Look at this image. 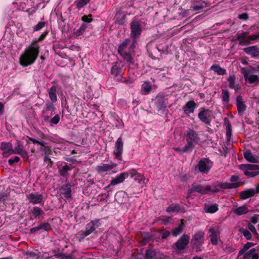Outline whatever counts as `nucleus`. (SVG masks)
Returning a JSON list of instances; mask_svg holds the SVG:
<instances>
[{
    "label": "nucleus",
    "mask_w": 259,
    "mask_h": 259,
    "mask_svg": "<svg viewBox=\"0 0 259 259\" xmlns=\"http://www.w3.org/2000/svg\"><path fill=\"white\" fill-rule=\"evenodd\" d=\"M40 47L37 42L33 41L20 56L19 62L24 67L32 64L37 59Z\"/></svg>",
    "instance_id": "f257e3e1"
},
{
    "label": "nucleus",
    "mask_w": 259,
    "mask_h": 259,
    "mask_svg": "<svg viewBox=\"0 0 259 259\" xmlns=\"http://www.w3.org/2000/svg\"><path fill=\"white\" fill-rule=\"evenodd\" d=\"M137 40L126 38L118 46V53L128 63H134L132 53L134 52Z\"/></svg>",
    "instance_id": "f03ea898"
},
{
    "label": "nucleus",
    "mask_w": 259,
    "mask_h": 259,
    "mask_svg": "<svg viewBox=\"0 0 259 259\" xmlns=\"http://www.w3.org/2000/svg\"><path fill=\"white\" fill-rule=\"evenodd\" d=\"M185 136L187 142L185 150L186 151H190L191 152L195 145L199 144L200 141V137L196 131L190 128L186 131Z\"/></svg>",
    "instance_id": "7ed1b4c3"
},
{
    "label": "nucleus",
    "mask_w": 259,
    "mask_h": 259,
    "mask_svg": "<svg viewBox=\"0 0 259 259\" xmlns=\"http://www.w3.org/2000/svg\"><path fill=\"white\" fill-rule=\"evenodd\" d=\"M125 68L121 62L116 61L111 63L110 67V74L117 81L121 82H126L125 78L123 77Z\"/></svg>",
    "instance_id": "20e7f679"
},
{
    "label": "nucleus",
    "mask_w": 259,
    "mask_h": 259,
    "mask_svg": "<svg viewBox=\"0 0 259 259\" xmlns=\"http://www.w3.org/2000/svg\"><path fill=\"white\" fill-rule=\"evenodd\" d=\"M235 36L239 45L242 46H248L251 44V41L259 40V34L249 35V32L247 31L238 33Z\"/></svg>",
    "instance_id": "39448f33"
},
{
    "label": "nucleus",
    "mask_w": 259,
    "mask_h": 259,
    "mask_svg": "<svg viewBox=\"0 0 259 259\" xmlns=\"http://www.w3.org/2000/svg\"><path fill=\"white\" fill-rule=\"evenodd\" d=\"M239 168L244 170V175L247 177L253 178L259 175V165L251 164H242L239 165Z\"/></svg>",
    "instance_id": "423d86ee"
},
{
    "label": "nucleus",
    "mask_w": 259,
    "mask_h": 259,
    "mask_svg": "<svg viewBox=\"0 0 259 259\" xmlns=\"http://www.w3.org/2000/svg\"><path fill=\"white\" fill-rule=\"evenodd\" d=\"M211 190L210 185H202L201 184H193L191 189L188 191L187 198L190 197L194 192H198L202 195L209 194Z\"/></svg>",
    "instance_id": "0eeeda50"
},
{
    "label": "nucleus",
    "mask_w": 259,
    "mask_h": 259,
    "mask_svg": "<svg viewBox=\"0 0 259 259\" xmlns=\"http://www.w3.org/2000/svg\"><path fill=\"white\" fill-rule=\"evenodd\" d=\"M198 117L200 121L207 125H210L212 117V112L210 110L201 108L199 109Z\"/></svg>",
    "instance_id": "6e6552de"
},
{
    "label": "nucleus",
    "mask_w": 259,
    "mask_h": 259,
    "mask_svg": "<svg viewBox=\"0 0 259 259\" xmlns=\"http://www.w3.org/2000/svg\"><path fill=\"white\" fill-rule=\"evenodd\" d=\"M131 29V36L133 40H136L139 38L142 33V25L139 21H133L130 24Z\"/></svg>",
    "instance_id": "1a4fd4ad"
},
{
    "label": "nucleus",
    "mask_w": 259,
    "mask_h": 259,
    "mask_svg": "<svg viewBox=\"0 0 259 259\" xmlns=\"http://www.w3.org/2000/svg\"><path fill=\"white\" fill-rule=\"evenodd\" d=\"M190 241V237L187 234H183L174 244V248L177 252L185 249Z\"/></svg>",
    "instance_id": "9d476101"
},
{
    "label": "nucleus",
    "mask_w": 259,
    "mask_h": 259,
    "mask_svg": "<svg viewBox=\"0 0 259 259\" xmlns=\"http://www.w3.org/2000/svg\"><path fill=\"white\" fill-rule=\"evenodd\" d=\"M212 165V162L208 158H202L198 162L197 168L202 173L207 174Z\"/></svg>",
    "instance_id": "9b49d317"
},
{
    "label": "nucleus",
    "mask_w": 259,
    "mask_h": 259,
    "mask_svg": "<svg viewBox=\"0 0 259 259\" xmlns=\"http://www.w3.org/2000/svg\"><path fill=\"white\" fill-rule=\"evenodd\" d=\"M123 142L121 137H119L115 142L113 154L115 155V158L119 161L122 160V154L123 153Z\"/></svg>",
    "instance_id": "f8f14e48"
},
{
    "label": "nucleus",
    "mask_w": 259,
    "mask_h": 259,
    "mask_svg": "<svg viewBox=\"0 0 259 259\" xmlns=\"http://www.w3.org/2000/svg\"><path fill=\"white\" fill-rule=\"evenodd\" d=\"M29 202L34 205L36 204H44V199L43 195L38 192H32L26 195Z\"/></svg>",
    "instance_id": "ddd939ff"
},
{
    "label": "nucleus",
    "mask_w": 259,
    "mask_h": 259,
    "mask_svg": "<svg viewBox=\"0 0 259 259\" xmlns=\"http://www.w3.org/2000/svg\"><path fill=\"white\" fill-rule=\"evenodd\" d=\"M101 225L100 220L96 219L88 223L85 227V231L83 233L84 236H87L92 233Z\"/></svg>",
    "instance_id": "4468645a"
},
{
    "label": "nucleus",
    "mask_w": 259,
    "mask_h": 259,
    "mask_svg": "<svg viewBox=\"0 0 259 259\" xmlns=\"http://www.w3.org/2000/svg\"><path fill=\"white\" fill-rule=\"evenodd\" d=\"M117 164L111 162L110 163H101L97 165L96 167V170L99 174H102L104 172H109L117 166Z\"/></svg>",
    "instance_id": "2eb2a0df"
},
{
    "label": "nucleus",
    "mask_w": 259,
    "mask_h": 259,
    "mask_svg": "<svg viewBox=\"0 0 259 259\" xmlns=\"http://www.w3.org/2000/svg\"><path fill=\"white\" fill-rule=\"evenodd\" d=\"M126 172L128 175V177L130 176L135 182H138L140 184L142 182L144 183L145 180V177L144 175L140 174L135 169H131Z\"/></svg>",
    "instance_id": "dca6fc26"
},
{
    "label": "nucleus",
    "mask_w": 259,
    "mask_h": 259,
    "mask_svg": "<svg viewBox=\"0 0 259 259\" xmlns=\"http://www.w3.org/2000/svg\"><path fill=\"white\" fill-rule=\"evenodd\" d=\"M39 150L42 152L45 155L44 158V161H49V163L47 164V168H51L53 164V161L49 158V156L52 154V151L51 147L47 146L45 147H40Z\"/></svg>",
    "instance_id": "f3484780"
},
{
    "label": "nucleus",
    "mask_w": 259,
    "mask_h": 259,
    "mask_svg": "<svg viewBox=\"0 0 259 259\" xmlns=\"http://www.w3.org/2000/svg\"><path fill=\"white\" fill-rule=\"evenodd\" d=\"M55 110V106L53 102H47L45 104V107L42 111V116L45 121H47L50 118V115L48 114V112L51 111V115H53V112Z\"/></svg>",
    "instance_id": "a211bd4d"
},
{
    "label": "nucleus",
    "mask_w": 259,
    "mask_h": 259,
    "mask_svg": "<svg viewBox=\"0 0 259 259\" xmlns=\"http://www.w3.org/2000/svg\"><path fill=\"white\" fill-rule=\"evenodd\" d=\"M1 150L3 151V155L5 157H8L12 152H14L13 145L10 142H2L0 146Z\"/></svg>",
    "instance_id": "6ab92c4d"
},
{
    "label": "nucleus",
    "mask_w": 259,
    "mask_h": 259,
    "mask_svg": "<svg viewBox=\"0 0 259 259\" xmlns=\"http://www.w3.org/2000/svg\"><path fill=\"white\" fill-rule=\"evenodd\" d=\"M58 168L59 175L66 178L69 176L68 171L71 170V168L69 166L67 163L64 162H59L58 163Z\"/></svg>",
    "instance_id": "aec40b11"
},
{
    "label": "nucleus",
    "mask_w": 259,
    "mask_h": 259,
    "mask_svg": "<svg viewBox=\"0 0 259 259\" xmlns=\"http://www.w3.org/2000/svg\"><path fill=\"white\" fill-rule=\"evenodd\" d=\"M127 178H128V175L126 172L120 173L111 181L110 184L106 188H109L110 186H115L122 183Z\"/></svg>",
    "instance_id": "412c9836"
},
{
    "label": "nucleus",
    "mask_w": 259,
    "mask_h": 259,
    "mask_svg": "<svg viewBox=\"0 0 259 259\" xmlns=\"http://www.w3.org/2000/svg\"><path fill=\"white\" fill-rule=\"evenodd\" d=\"M236 106L237 111L240 115H242L246 109V106L245 105L242 97L239 95L236 97Z\"/></svg>",
    "instance_id": "4be33fe9"
},
{
    "label": "nucleus",
    "mask_w": 259,
    "mask_h": 259,
    "mask_svg": "<svg viewBox=\"0 0 259 259\" xmlns=\"http://www.w3.org/2000/svg\"><path fill=\"white\" fill-rule=\"evenodd\" d=\"M12 154H19L23 157H28L27 152L24 149L23 145L19 141H17L15 149H14V152H12Z\"/></svg>",
    "instance_id": "5701e85b"
},
{
    "label": "nucleus",
    "mask_w": 259,
    "mask_h": 259,
    "mask_svg": "<svg viewBox=\"0 0 259 259\" xmlns=\"http://www.w3.org/2000/svg\"><path fill=\"white\" fill-rule=\"evenodd\" d=\"M210 233L209 237L210 242L213 245H217L218 243V237L220 235V232L217 227H213L209 230Z\"/></svg>",
    "instance_id": "b1692460"
},
{
    "label": "nucleus",
    "mask_w": 259,
    "mask_h": 259,
    "mask_svg": "<svg viewBox=\"0 0 259 259\" xmlns=\"http://www.w3.org/2000/svg\"><path fill=\"white\" fill-rule=\"evenodd\" d=\"M196 107L197 104L194 101H189L183 107V110L185 114L188 115L193 113Z\"/></svg>",
    "instance_id": "393cba45"
},
{
    "label": "nucleus",
    "mask_w": 259,
    "mask_h": 259,
    "mask_svg": "<svg viewBox=\"0 0 259 259\" xmlns=\"http://www.w3.org/2000/svg\"><path fill=\"white\" fill-rule=\"evenodd\" d=\"M228 87L229 88L234 90L236 92L240 89V86L236 83V76L235 75H230L227 78Z\"/></svg>",
    "instance_id": "a878e982"
},
{
    "label": "nucleus",
    "mask_w": 259,
    "mask_h": 259,
    "mask_svg": "<svg viewBox=\"0 0 259 259\" xmlns=\"http://www.w3.org/2000/svg\"><path fill=\"white\" fill-rule=\"evenodd\" d=\"M243 51L246 54L249 55L254 58L259 56V48L256 46H253L244 48Z\"/></svg>",
    "instance_id": "bb28decb"
},
{
    "label": "nucleus",
    "mask_w": 259,
    "mask_h": 259,
    "mask_svg": "<svg viewBox=\"0 0 259 259\" xmlns=\"http://www.w3.org/2000/svg\"><path fill=\"white\" fill-rule=\"evenodd\" d=\"M156 104L160 109L166 108L168 104V100L162 95H158L156 98Z\"/></svg>",
    "instance_id": "cd10ccee"
},
{
    "label": "nucleus",
    "mask_w": 259,
    "mask_h": 259,
    "mask_svg": "<svg viewBox=\"0 0 259 259\" xmlns=\"http://www.w3.org/2000/svg\"><path fill=\"white\" fill-rule=\"evenodd\" d=\"M204 233L203 231H198L193 237L191 242L192 244H196L199 243V244H203L204 243Z\"/></svg>",
    "instance_id": "c85d7f7f"
},
{
    "label": "nucleus",
    "mask_w": 259,
    "mask_h": 259,
    "mask_svg": "<svg viewBox=\"0 0 259 259\" xmlns=\"http://www.w3.org/2000/svg\"><path fill=\"white\" fill-rule=\"evenodd\" d=\"M255 194V189H248L240 193L239 197L242 200H245L253 196Z\"/></svg>",
    "instance_id": "c756f323"
},
{
    "label": "nucleus",
    "mask_w": 259,
    "mask_h": 259,
    "mask_svg": "<svg viewBox=\"0 0 259 259\" xmlns=\"http://www.w3.org/2000/svg\"><path fill=\"white\" fill-rule=\"evenodd\" d=\"M60 191L65 198L68 199L71 197V189L70 185L67 184L63 186L60 189Z\"/></svg>",
    "instance_id": "7c9ffc66"
},
{
    "label": "nucleus",
    "mask_w": 259,
    "mask_h": 259,
    "mask_svg": "<svg viewBox=\"0 0 259 259\" xmlns=\"http://www.w3.org/2000/svg\"><path fill=\"white\" fill-rule=\"evenodd\" d=\"M166 212L170 213L172 212H184V208L179 204L173 203L166 209Z\"/></svg>",
    "instance_id": "2f4dec72"
},
{
    "label": "nucleus",
    "mask_w": 259,
    "mask_h": 259,
    "mask_svg": "<svg viewBox=\"0 0 259 259\" xmlns=\"http://www.w3.org/2000/svg\"><path fill=\"white\" fill-rule=\"evenodd\" d=\"M243 155L245 159L252 163L257 162L256 158L252 154L250 150H246L243 151Z\"/></svg>",
    "instance_id": "473e14b6"
},
{
    "label": "nucleus",
    "mask_w": 259,
    "mask_h": 259,
    "mask_svg": "<svg viewBox=\"0 0 259 259\" xmlns=\"http://www.w3.org/2000/svg\"><path fill=\"white\" fill-rule=\"evenodd\" d=\"M185 221L184 219L181 220V224L177 228L172 230V234L174 236H177L182 233L185 227Z\"/></svg>",
    "instance_id": "72a5a7b5"
},
{
    "label": "nucleus",
    "mask_w": 259,
    "mask_h": 259,
    "mask_svg": "<svg viewBox=\"0 0 259 259\" xmlns=\"http://www.w3.org/2000/svg\"><path fill=\"white\" fill-rule=\"evenodd\" d=\"M248 211L249 209L245 205L233 209V212L237 215L246 214Z\"/></svg>",
    "instance_id": "f704fd0d"
},
{
    "label": "nucleus",
    "mask_w": 259,
    "mask_h": 259,
    "mask_svg": "<svg viewBox=\"0 0 259 259\" xmlns=\"http://www.w3.org/2000/svg\"><path fill=\"white\" fill-rule=\"evenodd\" d=\"M32 216L33 219H38L40 216L43 215L45 213V212L39 207L34 206L31 210Z\"/></svg>",
    "instance_id": "c9c22d12"
},
{
    "label": "nucleus",
    "mask_w": 259,
    "mask_h": 259,
    "mask_svg": "<svg viewBox=\"0 0 259 259\" xmlns=\"http://www.w3.org/2000/svg\"><path fill=\"white\" fill-rule=\"evenodd\" d=\"M57 88L55 85H53L49 91V96L53 103H55L57 101Z\"/></svg>",
    "instance_id": "e433bc0d"
},
{
    "label": "nucleus",
    "mask_w": 259,
    "mask_h": 259,
    "mask_svg": "<svg viewBox=\"0 0 259 259\" xmlns=\"http://www.w3.org/2000/svg\"><path fill=\"white\" fill-rule=\"evenodd\" d=\"M210 69L217 73L218 75H225L226 74V70L222 68L220 65L213 64L210 67Z\"/></svg>",
    "instance_id": "4c0bfd02"
},
{
    "label": "nucleus",
    "mask_w": 259,
    "mask_h": 259,
    "mask_svg": "<svg viewBox=\"0 0 259 259\" xmlns=\"http://www.w3.org/2000/svg\"><path fill=\"white\" fill-rule=\"evenodd\" d=\"M152 89V86L149 81H145L141 87V92L143 95L148 94Z\"/></svg>",
    "instance_id": "58836bf2"
},
{
    "label": "nucleus",
    "mask_w": 259,
    "mask_h": 259,
    "mask_svg": "<svg viewBox=\"0 0 259 259\" xmlns=\"http://www.w3.org/2000/svg\"><path fill=\"white\" fill-rule=\"evenodd\" d=\"M245 80L250 84H257L259 82V76L257 75L249 74L247 77L245 79Z\"/></svg>",
    "instance_id": "ea45409f"
},
{
    "label": "nucleus",
    "mask_w": 259,
    "mask_h": 259,
    "mask_svg": "<svg viewBox=\"0 0 259 259\" xmlns=\"http://www.w3.org/2000/svg\"><path fill=\"white\" fill-rule=\"evenodd\" d=\"M230 94L228 90H222V98L223 104L224 105H228L229 103Z\"/></svg>",
    "instance_id": "a19ab883"
},
{
    "label": "nucleus",
    "mask_w": 259,
    "mask_h": 259,
    "mask_svg": "<svg viewBox=\"0 0 259 259\" xmlns=\"http://www.w3.org/2000/svg\"><path fill=\"white\" fill-rule=\"evenodd\" d=\"M159 220L161 222V223L164 225H167L169 224H172L173 222L172 219L171 217L167 216H160L159 218Z\"/></svg>",
    "instance_id": "79ce46f5"
},
{
    "label": "nucleus",
    "mask_w": 259,
    "mask_h": 259,
    "mask_svg": "<svg viewBox=\"0 0 259 259\" xmlns=\"http://www.w3.org/2000/svg\"><path fill=\"white\" fill-rule=\"evenodd\" d=\"M220 186L221 189H231L238 188V185L236 184H231L230 183L228 182H222Z\"/></svg>",
    "instance_id": "37998d69"
},
{
    "label": "nucleus",
    "mask_w": 259,
    "mask_h": 259,
    "mask_svg": "<svg viewBox=\"0 0 259 259\" xmlns=\"http://www.w3.org/2000/svg\"><path fill=\"white\" fill-rule=\"evenodd\" d=\"M254 245V244L252 242H247L242 247V249H241L239 251V256H241L242 254L244 253V252H247V250L251 248L252 246H253Z\"/></svg>",
    "instance_id": "c03bdc74"
},
{
    "label": "nucleus",
    "mask_w": 259,
    "mask_h": 259,
    "mask_svg": "<svg viewBox=\"0 0 259 259\" xmlns=\"http://www.w3.org/2000/svg\"><path fill=\"white\" fill-rule=\"evenodd\" d=\"M225 124L226 126V136L229 140L231 135V124L227 118L225 119Z\"/></svg>",
    "instance_id": "a18cd8bd"
},
{
    "label": "nucleus",
    "mask_w": 259,
    "mask_h": 259,
    "mask_svg": "<svg viewBox=\"0 0 259 259\" xmlns=\"http://www.w3.org/2000/svg\"><path fill=\"white\" fill-rule=\"evenodd\" d=\"M88 27V25L85 24V23H82L80 27L79 28V29H78L74 33V34L76 36H79L80 35H81V34H82L85 29H87V28Z\"/></svg>",
    "instance_id": "49530a36"
},
{
    "label": "nucleus",
    "mask_w": 259,
    "mask_h": 259,
    "mask_svg": "<svg viewBox=\"0 0 259 259\" xmlns=\"http://www.w3.org/2000/svg\"><path fill=\"white\" fill-rule=\"evenodd\" d=\"M39 230H42L45 231H49L51 230L52 228L50 224L49 223H41L38 226Z\"/></svg>",
    "instance_id": "de8ad7c7"
},
{
    "label": "nucleus",
    "mask_w": 259,
    "mask_h": 259,
    "mask_svg": "<svg viewBox=\"0 0 259 259\" xmlns=\"http://www.w3.org/2000/svg\"><path fill=\"white\" fill-rule=\"evenodd\" d=\"M90 0H77L75 2V4L77 9H80L85 6Z\"/></svg>",
    "instance_id": "09e8293b"
},
{
    "label": "nucleus",
    "mask_w": 259,
    "mask_h": 259,
    "mask_svg": "<svg viewBox=\"0 0 259 259\" xmlns=\"http://www.w3.org/2000/svg\"><path fill=\"white\" fill-rule=\"evenodd\" d=\"M155 255V251L151 249H147L146 251L145 259H152Z\"/></svg>",
    "instance_id": "8fccbe9b"
},
{
    "label": "nucleus",
    "mask_w": 259,
    "mask_h": 259,
    "mask_svg": "<svg viewBox=\"0 0 259 259\" xmlns=\"http://www.w3.org/2000/svg\"><path fill=\"white\" fill-rule=\"evenodd\" d=\"M222 182H219L218 181L214 182L212 184V187L214 189H211V190L210 191V193H218L220 191V189H221L220 185H221Z\"/></svg>",
    "instance_id": "3c124183"
},
{
    "label": "nucleus",
    "mask_w": 259,
    "mask_h": 259,
    "mask_svg": "<svg viewBox=\"0 0 259 259\" xmlns=\"http://www.w3.org/2000/svg\"><path fill=\"white\" fill-rule=\"evenodd\" d=\"M240 180V178L238 176L232 175L231 176L230 181L231 183V184H236L238 185V187L241 185V183L239 182Z\"/></svg>",
    "instance_id": "603ef678"
},
{
    "label": "nucleus",
    "mask_w": 259,
    "mask_h": 259,
    "mask_svg": "<svg viewBox=\"0 0 259 259\" xmlns=\"http://www.w3.org/2000/svg\"><path fill=\"white\" fill-rule=\"evenodd\" d=\"M60 118L59 114H56L53 118H52L49 122L51 126H53L54 125H56L59 123L60 121Z\"/></svg>",
    "instance_id": "864d4df0"
},
{
    "label": "nucleus",
    "mask_w": 259,
    "mask_h": 259,
    "mask_svg": "<svg viewBox=\"0 0 259 259\" xmlns=\"http://www.w3.org/2000/svg\"><path fill=\"white\" fill-rule=\"evenodd\" d=\"M173 150L176 152L177 153H179L180 155L183 154V153H190L191 152L190 151H186V150H185V146L184 147L183 149H181L179 147H174Z\"/></svg>",
    "instance_id": "5fc2aeb1"
},
{
    "label": "nucleus",
    "mask_w": 259,
    "mask_h": 259,
    "mask_svg": "<svg viewBox=\"0 0 259 259\" xmlns=\"http://www.w3.org/2000/svg\"><path fill=\"white\" fill-rule=\"evenodd\" d=\"M218 210V207L217 204L212 205L209 206L206 210V212L209 213H214Z\"/></svg>",
    "instance_id": "6e6d98bb"
},
{
    "label": "nucleus",
    "mask_w": 259,
    "mask_h": 259,
    "mask_svg": "<svg viewBox=\"0 0 259 259\" xmlns=\"http://www.w3.org/2000/svg\"><path fill=\"white\" fill-rule=\"evenodd\" d=\"M241 233L243 235V236L245 237V238L247 240H250L251 238L252 235L251 233L247 230L246 229H243L241 231Z\"/></svg>",
    "instance_id": "4d7b16f0"
},
{
    "label": "nucleus",
    "mask_w": 259,
    "mask_h": 259,
    "mask_svg": "<svg viewBox=\"0 0 259 259\" xmlns=\"http://www.w3.org/2000/svg\"><path fill=\"white\" fill-rule=\"evenodd\" d=\"M46 25L45 22H39L37 24L35 25L33 27V30L35 31H38Z\"/></svg>",
    "instance_id": "13d9d810"
},
{
    "label": "nucleus",
    "mask_w": 259,
    "mask_h": 259,
    "mask_svg": "<svg viewBox=\"0 0 259 259\" xmlns=\"http://www.w3.org/2000/svg\"><path fill=\"white\" fill-rule=\"evenodd\" d=\"M9 196V194L6 191L0 192V201L6 200Z\"/></svg>",
    "instance_id": "bf43d9fd"
},
{
    "label": "nucleus",
    "mask_w": 259,
    "mask_h": 259,
    "mask_svg": "<svg viewBox=\"0 0 259 259\" xmlns=\"http://www.w3.org/2000/svg\"><path fill=\"white\" fill-rule=\"evenodd\" d=\"M92 15L91 14H90L89 15H84L81 17V20L85 22L90 23L92 21L93 19H92Z\"/></svg>",
    "instance_id": "052dcab7"
},
{
    "label": "nucleus",
    "mask_w": 259,
    "mask_h": 259,
    "mask_svg": "<svg viewBox=\"0 0 259 259\" xmlns=\"http://www.w3.org/2000/svg\"><path fill=\"white\" fill-rule=\"evenodd\" d=\"M250 258V255H249V253H248L247 252H244V253L242 254L241 256H239L238 253L236 259H249Z\"/></svg>",
    "instance_id": "680f3d73"
},
{
    "label": "nucleus",
    "mask_w": 259,
    "mask_h": 259,
    "mask_svg": "<svg viewBox=\"0 0 259 259\" xmlns=\"http://www.w3.org/2000/svg\"><path fill=\"white\" fill-rule=\"evenodd\" d=\"M205 7L204 3L203 4H200L199 5H195L192 7L193 11H198L202 9Z\"/></svg>",
    "instance_id": "e2e57ef3"
},
{
    "label": "nucleus",
    "mask_w": 259,
    "mask_h": 259,
    "mask_svg": "<svg viewBox=\"0 0 259 259\" xmlns=\"http://www.w3.org/2000/svg\"><path fill=\"white\" fill-rule=\"evenodd\" d=\"M241 73L243 74V76H244V79L247 77V76H248V75L250 73V71L248 70L247 68H242L241 69Z\"/></svg>",
    "instance_id": "0e129e2a"
},
{
    "label": "nucleus",
    "mask_w": 259,
    "mask_h": 259,
    "mask_svg": "<svg viewBox=\"0 0 259 259\" xmlns=\"http://www.w3.org/2000/svg\"><path fill=\"white\" fill-rule=\"evenodd\" d=\"M20 160V158L18 156H15L13 159H10L8 160L9 165H12L15 162H18Z\"/></svg>",
    "instance_id": "69168bd1"
},
{
    "label": "nucleus",
    "mask_w": 259,
    "mask_h": 259,
    "mask_svg": "<svg viewBox=\"0 0 259 259\" xmlns=\"http://www.w3.org/2000/svg\"><path fill=\"white\" fill-rule=\"evenodd\" d=\"M248 228L249 230L254 234V235H257V233L256 231L255 228L254 226L251 224V223L248 224Z\"/></svg>",
    "instance_id": "338daca9"
},
{
    "label": "nucleus",
    "mask_w": 259,
    "mask_h": 259,
    "mask_svg": "<svg viewBox=\"0 0 259 259\" xmlns=\"http://www.w3.org/2000/svg\"><path fill=\"white\" fill-rule=\"evenodd\" d=\"M151 235L149 233H147L144 234L143 239V242L144 243H146L148 241H149L151 239Z\"/></svg>",
    "instance_id": "774afa93"
}]
</instances>
